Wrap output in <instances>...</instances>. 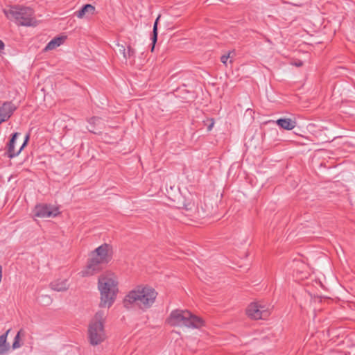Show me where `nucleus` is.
I'll use <instances>...</instances> for the list:
<instances>
[{
  "instance_id": "nucleus-1",
  "label": "nucleus",
  "mask_w": 355,
  "mask_h": 355,
  "mask_svg": "<svg viewBox=\"0 0 355 355\" xmlns=\"http://www.w3.org/2000/svg\"><path fill=\"white\" fill-rule=\"evenodd\" d=\"M98 290L100 293L99 307L110 308L115 302L119 293L117 276L112 272L101 275L98 280Z\"/></svg>"
},
{
  "instance_id": "nucleus-2",
  "label": "nucleus",
  "mask_w": 355,
  "mask_h": 355,
  "mask_svg": "<svg viewBox=\"0 0 355 355\" xmlns=\"http://www.w3.org/2000/svg\"><path fill=\"white\" fill-rule=\"evenodd\" d=\"M113 250L110 244L103 243L90 253L87 264L80 272L81 277L92 276L103 268V265L108 263L112 259Z\"/></svg>"
},
{
  "instance_id": "nucleus-3",
  "label": "nucleus",
  "mask_w": 355,
  "mask_h": 355,
  "mask_svg": "<svg viewBox=\"0 0 355 355\" xmlns=\"http://www.w3.org/2000/svg\"><path fill=\"white\" fill-rule=\"evenodd\" d=\"M157 295V292L152 288L139 286L125 295L123 302V306L130 309L135 305L146 311L154 304Z\"/></svg>"
},
{
  "instance_id": "nucleus-4",
  "label": "nucleus",
  "mask_w": 355,
  "mask_h": 355,
  "mask_svg": "<svg viewBox=\"0 0 355 355\" xmlns=\"http://www.w3.org/2000/svg\"><path fill=\"white\" fill-rule=\"evenodd\" d=\"M107 313L103 310L98 311L91 319L87 330V336L89 343L96 346L103 343L106 338L105 324Z\"/></svg>"
},
{
  "instance_id": "nucleus-5",
  "label": "nucleus",
  "mask_w": 355,
  "mask_h": 355,
  "mask_svg": "<svg viewBox=\"0 0 355 355\" xmlns=\"http://www.w3.org/2000/svg\"><path fill=\"white\" fill-rule=\"evenodd\" d=\"M166 323L173 327L199 329L205 325L204 320L188 310L175 309L171 312Z\"/></svg>"
},
{
  "instance_id": "nucleus-6",
  "label": "nucleus",
  "mask_w": 355,
  "mask_h": 355,
  "mask_svg": "<svg viewBox=\"0 0 355 355\" xmlns=\"http://www.w3.org/2000/svg\"><path fill=\"white\" fill-rule=\"evenodd\" d=\"M8 18L15 19L16 24L24 26H35L37 25L34 11L28 7H11L8 10H4Z\"/></svg>"
},
{
  "instance_id": "nucleus-7",
  "label": "nucleus",
  "mask_w": 355,
  "mask_h": 355,
  "mask_svg": "<svg viewBox=\"0 0 355 355\" xmlns=\"http://www.w3.org/2000/svg\"><path fill=\"white\" fill-rule=\"evenodd\" d=\"M248 317L254 320H265L270 315L269 306L260 302L251 303L246 309Z\"/></svg>"
},
{
  "instance_id": "nucleus-8",
  "label": "nucleus",
  "mask_w": 355,
  "mask_h": 355,
  "mask_svg": "<svg viewBox=\"0 0 355 355\" xmlns=\"http://www.w3.org/2000/svg\"><path fill=\"white\" fill-rule=\"evenodd\" d=\"M293 277L297 281L306 279L310 274L307 264L301 260H294L291 266Z\"/></svg>"
},
{
  "instance_id": "nucleus-9",
  "label": "nucleus",
  "mask_w": 355,
  "mask_h": 355,
  "mask_svg": "<svg viewBox=\"0 0 355 355\" xmlns=\"http://www.w3.org/2000/svg\"><path fill=\"white\" fill-rule=\"evenodd\" d=\"M59 214L58 209L51 205H39L35 207L34 215L39 218L55 217Z\"/></svg>"
},
{
  "instance_id": "nucleus-10",
  "label": "nucleus",
  "mask_w": 355,
  "mask_h": 355,
  "mask_svg": "<svg viewBox=\"0 0 355 355\" xmlns=\"http://www.w3.org/2000/svg\"><path fill=\"white\" fill-rule=\"evenodd\" d=\"M19 135L20 134L19 132H15L12 135L9 143L8 144V157H10V158H12V157L18 155L20 153V152L22 150V149L24 148V146H26V144L29 140L30 135L27 134L25 137L24 143L21 146L19 149L16 150L15 149V141H16L17 138L19 136Z\"/></svg>"
},
{
  "instance_id": "nucleus-11",
  "label": "nucleus",
  "mask_w": 355,
  "mask_h": 355,
  "mask_svg": "<svg viewBox=\"0 0 355 355\" xmlns=\"http://www.w3.org/2000/svg\"><path fill=\"white\" fill-rule=\"evenodd\" d=\"M17 107L12 102L8 101L0 107V119L3 123L8 121L12 115Z\"/></svg>"
},
{
  "instance_id": "nucleus-12",
  "label": "nucleus",
  "mask_w": 355,
  "mask_h": 355,
  "mask_svg": "<svg viewBox=\"0 0 355 355\" xmlns=\"http://www.w3.org/2000/svg\"><path fill=\"white\" fill-rule=\"evenodd\" d=\"M50 288L58 292L66 291L69 288V284L67 279L58 278L50 283Z\"/></svg>"
},
{
  "instance_id": "nucleus-13",
  "label": "nucleus",
  "mask_w": 355,
  "mask_h": 355,
  "mask_svg": "<svg viewBox=\"0 0 355 355\" xmlns=\"http://www.w3.org/2000/svg\"><path fill=\"white\" fill-rule=\"evenodd\" d=\"M88 122L89 124V131L95 134L100 133L104 127V123L99 117L94 116L89 119Z\"/></svg>"
},
{
  "instance_id": "nucleus-14",
  "label": "nucleus",
  "mask_w": 355,
  "mask_h": 355,
  "mask_svg": "<svg viewBox=\"0 0 355 355\" xmlns=\"http://www.w3.org/2000/svg\"><path fill=\"white\" fill-rule=\"evenodd\" d=\"M95 7L91 4H86L80 10L75 12L74 15L79 19L89 17L94 15Z\"/></svg>"
},
{
  "instance_id": "nucleus-15",
  "label": "nucleus",
  "mask_w": 355,
  "mask_h": 355,
  "mask_svg": "<svg viewBox=\"0 0 355 355\" xmlns=\"http://www.w3.org/2000/svg\"><path fill=\"white\" fill-rule=\"evenodd\" d=\"M66 39L65 36L54 37L51 40L44 48V51H49L55 49L57 47L62 44Z\"/></svg>"
},
{
  "instance_id": "nucleus-16",
  "label": "nucleus",
  "mask_w": 355,
  "mask_h": 355,
  "mask_svg": "<svg viewBox=\"0 0 355 355\" xmlns=\"http://www.w3.org/2000/svg\"><path fill=\"white\" fill-rule=\"evenodd\" d=\"M277 123L283 129L288 130H293L296 126V121L291 119H279Z\"/></svg>"
},
{
  "instance_id": "nucleus-17",
  "label": "nucleus",
  "mask_w": 355,
  "mask_h": 355,
  "mask_svg": "<svg viewBox=\"0 0 355 355\" xmlns=\"http://www.w3.org/2000/svg\"><path fill=\"white\" fill-rule=\"evenodd\" d=\"M9 331L10 329H8L5 334L0 336V355L6 354L10 349L9 344L6 341Z\"/></svg>"
},
{
  "instance_id": "nucleus-18",
  "label": "nucleus",
  "mask_w": 355,
  "mask_h": 355,
  "mask_svg": "<svg viewBox=\"0 0 355 355\" xmlns=\"http://www.w3.org/2000/svg\"><path fill=\"white\" fill-rule=\"evenodd\" d=\"M135 55V50L129 45L127 47V50L125 51V54L123 55V57L126 60L128 59H132L131 62L133 63L135 62V60H134Z\"/></svg>"
},
{
  "instance_id": "nucleus-19",
  "label": "nucleus",
  "mask_w": 355,
  "mask_h": 355,
  "mask_svg": "<svg viewBox=\"0 0 355 355\" xmlns=\"http://www.w3.org/2000/svg\"><path fill=\"white\" fill-rule=\"evenodd\" d=\"M159 19V17H158L157 18V19L155 20V22L154 24V26H153V38H152V40H153V45H155L156 41H157V23H158V20ZM154 49V46H153L152 47V51Z\"/></svg>"
},
{
  "instance_id": "nucleus-20",
  "label": "nucleus",
  "mask_w": 355,
  "mask_h": 355,
  "mask_svg": "<svg viewBox=\"0 0 355 355\" xmlns=\"http://www.w3.org/2000/svg\"><path fill=\"white\" fill-rule=\"evenodd\" d=\"M20 347V344H19V332L17 333V334L16 335V336L15 337V340H14V342L12 343V348L13 349H17V348H19Z\"/></svg>"
},
{
  "instance_id": "nucleus-21",
  "label": "nucleus",
  "mask_w": 355,
  "mask_h": 355,
  "mask_svg": "<svg viewBox=\"0 0 355 355\" xmlns=\"http://www.w3.org/2000/svg\"><path fill=\"white\" fill-rule=\"evenodd\" d=\"M186 210H192L195 207V204L193 202H189L184 205Z\"/></svg>"
},
{
  "instance_id": "nucleus-22",
  "label": "nucleus",
  "mask_w": 355,
  "mask_h": 355,
  "mask_svg": "<svg viewBox=\"0 0 355 355\" xmlns=\"http://www.w3.org/2000/svg\"><path fill=\"white\" fill-rule=\"evenodd\" d=\"M118 51L122 55L125 54V52L126 51L125 46L123 44H117Z\"/></svg>"
},
{
  "instance_id": "nucleus-23",
  "label": "nucleus",
  "mask_w": 355,
  "mask_h": 355,
  "mask_svg": "<svg viewBox=\"0 0 355 355\" xmlns=\"http://www.w3.org/2000/svg\"><path fill=\"white\" fill-rule=\"evenodd\" d=\"M230 58V55H224L221 56V58H220V60H221V62H222L223 64H226L227 61V60H228V58Z\"/></svg>"
},
{
  "instance_id": "nucleus-24",
  "label": "nucleus",
  "mask_w": 355,
  "mask_h": 355,
  "mask_svg": "<svg viewBox=\"0 0 355 355\" xmlns=\"http://www.w3.org/2000/svg\"><path fill=\"white\" fill-rule=\"evenodd\" d=\"M4 48H5V44L3 42V41H1L0 40V55H1L3 54Z\"/></svg>"
},
{
  "instance_id": "nucleus-25",
  "label": "nucleus",
  "mask_w": 355,
  "mask_h": 355,
  "mask_svg": "<svg viewBox=\"0 0 355 355\" xmlns=\"http://www.w3.org/2000/svg\"><path fill=\"white\" fill-rule=\"evenodd\" d=\"M209 121H211V123H210V124L207 127L208 131L211 130V129L213 128V127L214 125V119H210Z\"/></svg>"
},
{
  "instance_id": "nucleus-26",
  "label": "nucleus",
  "mask_w": 355,
  "mask_h": 355,
  "mask_svg": "<svg viewBox=\"0 0 355 355\" xmlns=\"http://www.w3.org/2000/svg\"><path fill=\"white\" fill-rule=\"evenodd\" d=\"M293 64L295 65L296 67H301V66H302L303 63L302 61H298V62H294Z\"/></svg>"
}]
</instances>
